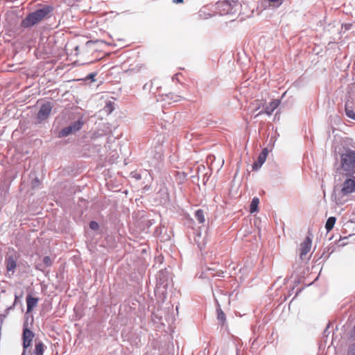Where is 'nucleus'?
Here are the masks:
<instances>
[{
	"label": "nucleus",
	"instance_id": "1",
	"mask_svg": "<svg viewBox=\"0 0 355 355\" xmlns=\"http://www.w3.org/2000/svg\"><path fill=\"white\" fill-rule=\"evenodd\" d=\"M172 277L166 268L161 270L156 277L155 295L164 300L166 298L167 290L173 287Z\"/></svg>",
	"mask_w": 355,
	"mask_h": 355
},
{
	"label": "nucleus",
	"instance_id": "2",
	"mask_svg": "<svg viewBox=\"0 0 355 355\" xmlns=\"http://www.w3.org/2000/svg\"><path fill=\"white\" fill-rule=\"evenodd\" d=\"M52 11V6H44L42 8L28 14L27 16L21 21V26L24 28L31 27L40 22Z\"/></svg>",
	"mask_w": 355,
	"mask_h": 355
},
{
	"label": "nucleus",
	"instance_id": "3",
	"mask_svg": "<svg viewBox=\"0 0 355 355\" xmlns=\"http://www.w3.org/2000/svg\"><path fill=\"white\" fill-rule=\"evenodd\" d=\"M355 192V177L347 178L343 184L340 190L338 191L336 189L332 194V198L337 205H343L347 199L344 198L349 193Z\"/></svg>",
	"mask_w": 355,
	"mask_h": 355
},
{
	"label": "nucleus",
	"instance_id": "4",
	"mask_svg": "<svg viewBox=\"0 0 355 355\" xmlns=\"http://www.w3.org/2000/svg\"><path fill=\"white\" fill-rule=\"evenodd\" d=\"M340 167L347 175L355 174V150L347 148L340 154Z\"/></svg>",
	"mask_w": 355,
	"mask_h": 355
},
{
	"label": "nucleus",
	"instance_id": "5",
	"mask_svg": "<svg viewBox=\"0 0 355 355\" xmlns=\"http://www.w3.org/2000/svg\"><path fill=\"white\" fill-rule=\"evenodd\" d=\"M35 336V334L30 329L29 324L27 320H26L23 324V352L21 355H26L29 347L32 344L33 339Z\"/></svg>",
	"mask_w": 355,
	"mask_h": 355
},
{
	"label": "nucleus",
	"instance_id": "6",
	"mask_svg": "<svg viewBox=\"0 0 355 355\" xmlns=\"http://www.w3.org/2000/svg\"><path fill=\"white\" fill-rule=\"evenodd\" d=\"M162 147L161 145H157L155 147L154 150H151L148 152L149 159L148 162L149 164L153 167H157L162 160Z\"/></svg>",
	"mask_w": 355,
	"mask_h": 355
},
{
	"label": "nucleus",
	"instance_id": "7",
	"mask_svg": "<svg viewBox=\"0 0 355 355\" xmlns=\"http://www.w3.org/2000/svg\"><path fill=\"white\" fill-rule=\"evenodd\" d=\"M83 125V121L81 119H78L71 123L69 125L61 129L58 136L59 138L67 137L69 135L73 134L80 130Z\"/></svg>",
	"mask_w": 355,
	"mask_h": 355
},
{
	"label": "nucleus",
	"instance_id": "8",
	"mask_svg": "<svg viewBox=\"0 0 355 355\" xmlns=\"http://www.w3.org/2000/svg\"><path fill=\"white\" fill-rule=\"evenodd\" d=\"M52 105L50 102L43 103L37 114V119L39 123L46 120L50 115L52 110Z\"/></svg>",
	"mask_w": 355,
	"mask_h": 355
},
{
	"label": "nucleus",
	"instance_id": "9",
	"mask_svg": "<svg viewBox=\"0 0 355 355\" xmlns=\"http://www.w3.org/2000/svg\"><path fill=\"white\" fill-rule=\"evenodd\" d=\"M5 261L7 270V276L10 278L15 273V270L17 268V261L12 256L6 257Z\"/></svg>",
	"mask_w": 355,
	"mask_h": 355
},
{
	"label": "nucleus",
	"instance_id": "10",
	"mask_svg": "<svg viewBox=\"0 0 355 355\" xmlns=\"http://www.w3.org/2000/svg\"><path fill=\"white\" fill-rule=\"evenodd\" d=\"M312 241L309 237H306L305 240L301 243L300 248V257L301 259H304L308 252L311 250Z\"/></svg>",
	"mask_w": 355,
	"mask_h": 355
},
{
	"label": "nucleus",
	"instance_id": "11",
	"mask_svg": "<svg viewBox=\"0 0 355 355\" xmlns=\"http://www.w3.org/2000/svg\"><path fill=\"white\" fill-rule=\"evenodd\" d=\"M279 104H280V100H279V99L272 100L268 105H266L264 107V110L259 112L256 115V116H257L263 113H265L268 115H271L272 113L279 106Z\"/></svg>",
	"mask_w": 355,
	"mask_h": 355
},
{
	"label": "nucleus",
	"instance_id": "12",
	"mask_svg": "<svg viewBox=\"0 0 355 355\" xmlns=\"http://www.w3.org/2000/svg\"><path fill=\"white\" fill-rule=\"evenodd\" d=\"M37 302V297H34L31 295H28L26 297L27 311H31L33 309V308L36 306Z\"/></svg>",
	"mask_w": 355,
	"mask_h": 355
},
{
	"label": "nucleus",
	"instance_id": "13",
	"mask_svg": "<svg viewBox=\"0 0 355 355\" xmlns=\"http://www.w3.org/2000/svg\"><path fill=\"white\" fill-rule=\"evenodd\" d=\"M216 5L218 6H227L228 8L227 12H230L231 10L237 5V2L234 0H225L223 2L217 3Z\"/></svg>",
	"mask_w": 355,
	"mask_h": 355
},
{
	"label": "nucleus",
	"instance_id": "14",
	"mask_svg": "<svg viewBox=\"0 0 355 355\" xmlns=\"http://www.w3.org/2000/svg\"><path fill=\"white\" fill-rule=\"evenodd\" d=\"M45 349V345L42 341L35 343V349L33 351L34 355H43Z\"/></svg>",
	"mask_w": 355,
	"mask_h": 355
},
{
	"label": "nucleus",
	"instance_id": "15",
	"mask_svg": "<svg viewBox=\"0 0 355 355\" xmlns=\"http://www.w3.org/2000/svg\"><path fill=\"white\" fill-rule=\"evenodd\" d=\"M336 218L334 216H331L328 218L325 223V229L327 230V232H330L333 229L336 223Z\"/></svg>",
	"mask_w": 355,
	"mask_h": 355
},
{
	"label": "nucleus",
	"instance_id": "16",
	"mask_svg": "<svg viewBox=\"0 0 355 355\" xmlns=\"http://www.w3.org/2000/svg\"><path fill=\"white\" fill-rule=\"evenodd\" d=\"M259 203V199L257 197H254L251 201L250 205V213H254L258 210Z\"/></svg>",
	"mask_w": 355,
	"mask_h": 355
},
{
	"label": "nucleus",
	"instance_id": "17",
	"mask_svg": "<svg viewBox=\"0 0 355 355\" xmlns=\"http://www.w3.org/2000/svg\"><path fill=\"white\" fill-rule=\"evenodd\" d=\"M195 218L199 222V223L203 224L205 221V213L202 209H198L195 212Z\"/></svg>",
	"mask_w": 355,
	"mask_h": 355
},
{
	"label": "nucleus",
	"instance_id": "18",
	"mask_svg": "<svg viewBox=\"0 0 355 355\" xmlns=\"http://www.w3.org/2000/svg\"><path fill=\"white\" fill-rule=\"evenodd\" d=\"M268 151L266 148H263L261 151V153L259 155L257 158V162H259V164H263V163L266 162L267 155H268Z\"/></svg>",
	"mask_w": 355,
	"mask_h": 355
},
{
	"label": "nucleus",
	"instance_id": "19",
	"mask_svg": "<svg viewBox=\"0 0 355 355\" xmlns=\"http://www.w3.org/2000/svg\"><path fill=\"white\" fill-rule=\"evenodd\" d=\"M345 114L347 117L355 120V112L353 110L352 106H349L348 103H345Z\"/></svg>",
	"mask_w": 355,
	"mask_h": 355
},
{
	"label": "nucleus",
	"instance_id": "20",
	"mask_svg": "<svg viewBox=\"0 0 355 355\" xmlns=\"http://www.w3.org/2000/svg\"><path fill=\"white\" fill-rule=\"evenodd\" d=\"M217 318H218V320L222 322V324H223L226 320L225 314L220 309L219 304H218V308H217Z\"/></svg>",
	"mask_w": 355,
	"mask_h": 355
},
{
	"label": "nucleus",
	"instance_id": "21",
	"mask_svg": "<svg viewBox=\"0 0 355 355\" xmlns=\"http://www.w3.org/2000/svg\"><path fill=\"white\" fill-rule=\"evenodd\" d=\"M206 9H207L206 7H203L202 8H201L200 10L199 15H200V17L205 18V19H208V18L211 17L213 16V15H211L210 13H207Z\"/></svg>",
	"mask_w": 355,
	"mask_h": 355
},
{
	"label": "nucleus",
	"instance_id": "22",
	"mask_svg": "<svg viewBox=\"0 0 355 355\" xmlns=\"http://www.w3.org/2000/svg\"><path fill=\"white\" fill-rule=\"evenodd\" d=\"M42 263L46 268H49L52 265V260L49 256H45L42 259Z\"/></svg>",
	"mask_w": 355,
	"mask_h": 355
},
{
	"label": "nucleus",
	"instance_id": "23",
	"mask_svg": "<svg viewBox=\"0 0 355 355\" xmlns=\"http://www.w3.org/2000/svg\"><path fill=\"white\" fill-rule=\"evenodd\" d=\"M89 228L92 230L97 231L98 230L100 226L96 221L92 220L89 223Z\"/></svg>",
	"mask_w": 355,
	"mask_h": 355
},
{
	"label": "nucleus",
	"instance_id": "24",
	"mask_svg": "<svg viewBox=\"0 0 355 355\" xmlns=\"http://www.w3.org/2000/svg\"><path fill=\"white\" fill-rule=\"evenodd\" d=\"M347 355H355V343L349 345Z\"/></svg>",
	"mask_w": 355,
	"mask_h": 355
},
{
	"label": "nucleus",
	"instance_id": "25",
	"mask_svg": "<svg viewBox=\"0 0 355 355\" xmlns=\"http://www.w3.org/2000/svg\"><path fill=\"white\" fill-rule=\"evenodd\" d=\"M98 43H104V42L103 40H95V41L89 40L86 42V45H87V46L90 47L92 45H93L94 44H98Z\"/></svg>",
	"mask_w": 355,
	"mask_h": 355
},
{
	"label": "nucleus",
	"instance_id": "26",
	"mask_svg": "<svg viewBox=\"0 0 355 355\" xmlns=\"http://www.w3.org/2000/svg\"><path fill=\"white\" fill-rule=\"evenodd\" d=\"M262 164H259V162L256 161L252 166V170L257 171L261 167Z\"/></svg>",
	"mask_w": 355,
	"mask_h": 355
},
{
	"label": "nucleus",
	"instance_id": "27",
	"mask_svg": "<svg viewBox=\"0 0 355 355\" xmlns=\"http://www.w3.org/2000/svg\"><path fill=\"white\" fill-rule=\"evenodd\" d=\"M45 266L43 263H37L35 266V268L38 270H41L42 272H44Z\"/></svg>",
	"mask_w": 355,
	"mask_h": 355
},
{
	"label": "nucleus",
	"instance_id": "28",
	"mask_svg": "<svg viewBox=\"0 0 355 355\" xmlns=\"http://www.w3.org/2000/svg\"><path fill=\"white\" fill-rule=\"evenodd\" d=\"M40 184V181L38 180L37 178H36L35 179L33 180V182H32V186L33 187H36L37 186H38Z\"/></svg>",
	"mask_w": 355,
	"mask_h": 355
},
{
	"label": "nucleus",
	"instance_id": "29",
	"mask_svg": "<svg viewBox=\"0 0 355 355\" xmlns=\"http://www.w3.org/2000/svg\"><path fill=\"white\" fill-rule=\"evenodd\" d=\"M96 73H89L88 76H87V78L88 79H91L92 81L94 80V77L96 76Z\"/></svg>",
	"mask_w": 355,
	"mask_h": 355
},
{
	"label": "nucleus",
	"instance_id": "30",
	"mask_svg": "<svg viewBox=\"0 0 355 355\" xmlns=\"http://www.w3.org/2000/svg\"><path fill=\"white\" fill-rule=\"evenodd\" d=\"M217 6L218 8H223V11L224 12V14H229L230 13V12H227V10L228 8L227 6H218V5H217Z\"/></svg>",
	"mask_w": 355,
	"mask_h": 355
},
{
	"label": "nucleus",
	"instance_id": "31",
	"mask_svg": "<svg viewBox=\"0 0 355 355\" xmlns=\"http://www.w3.org/2000/svg\"><path fill=\"white\" fill-rule=\"evenodd\" d=\"M6 315L1 314L0 315V324H2L3 320L5 318Z\"/></svg>",
	"mask_w": 355,
	"mask_h": 355
},
{
	"label": "nucleus",
	"instance_id": "32",
	"mask_svg": "<svg viewBox=\"0 0 355 355\" xmlns=\"http://www.w3.org/2000/svg\"><path fill=\"white\" fill-rule=\"evenodd\" d=\"M174 3H181L184 2V0H173Z\"/></svg>",
	"mask_w": 355,
	"mask_h": 355
},
{
	"label": "nucleus",
	"instance_id": "33",
	"mask_svg": "<svg viewBox=\"0 0 355 355\" xmlns=\"http://www.w3.org/2000/svg\"><path fill=\"white\" fill-rule=\"evenodd\" d=\"M223 271H218V272H216V274H214L213 276H221V274H223Z\"/></svg>",
	"mask_w": 355,
	"mask_h": 355
},
{
	"label": "nucleus",
	"instance_id": "34",
	"mask_svg": "<svg viewBox=\"0 0 355 355\" xmlns=\"http://www.w3.org/2000/svg\"><path fill=\"white\" fill-rule=\"evenodd\" d=\"M352 337H353L355 339V324L352 331Z\"/></svg>",
	"mask_w": 355,
	"mask_h": 355
},
{
	"label": "nucleus",
	"instance_id": "35",
	"mask_svg": "<svg viewBox=\"0 0 355 355\" xmlns=\"http://www.w3.org/2000/svg\"><path fill=\"white\" fill-rule=\"evenodd\" d=\"M17 300H18V297L17 295H15V301H14V303L12 304V306L15 307L16 304H17Z\"/></svg>",
	"mask_w": 355,
	"mask_h": 355
},
{
	"label": "nucleus",
	"instance_id": "36",
	"mask_svg": "<svg viewBox=\"0 0 355 355\" xmlns=\"http://www.w3.org/2000/svg\"><path fill=\"white\" fill-rule=\"evenodd\" d=\"M178 80V73L175 74L173 77V80Z\"/></svg>",
	"mask_w": 355,
	"mask_h": 355
},
{
	"label": "nucleus",
	"instance_id": "37",
	"mask_svg": "<svg viewBox=\"0 0 355 355\" xmlns=\"http://www.w3.org/2000/svg\"><path fill=\"white\" fill-rule=\"evenodd\" d=\"M13 309H14V307L12 306H10L6 309V313H8L9 311H10Z\"/></svg>",
	"mask_w": 355,
	"mask_h": 355
},
{
	"label": "nucleus",
	"instance_id": "38",
	"mask_svg": "<svg viewBox=\"0 0 355 355\" xmlns=\"http://www.w3.org/2000/svg\"><path fill=\"white\" fill-rule=\"evenodd\" d=\"M175 98L174 99V101H179V99L180 98V96H175Z\"/></svg>",
	"mask_w": 355,
	"mask_h": 355
},
{
	"label": "nucleus",
	"instance_id": "39",
	"mask_svg": "<svg viewBox=\"0 0 355 355\" xmlns=\"http://www.w3.org/2000/svg\"><path fill=\"white\" fill-rule=\"evenodd\" d=\"M279 0H268V1L271 2V3H275V2H277L279 1Z\"/></svg>",
	"mask_w": 355,
	"mask_h": 355
},
{
	"label": "nucleus",
	"instance_id": "40",
	"mask_svg": "<svg viewBox=\"0 0 355 355\" xmlns=\"http://www.w3.org/2000/svg\"><path fill=\"white\" fill-rule=\"evenodd\" d=\"M212 270H214V269L211 268H207L206 272H207V271H212Z\"/></svg>",
	"mask_w": 355,
	"mask_h": 355
},
{
	"label": "nucleus",
	"instance_id": "41",
	"mask_svg": "<svg viewBox=\"0 0 355 355\" xmlns=\"http://www.w3.org/2000/svg\"><path fill=\"white\" fill-rule=\"evenodd\" d=\"M147 89V84L144 85V89Z\"/></svg>",
	"mask_w": 355,
	"mask_h": 355
},
{
	"label": "nucleus",
	"instance_id": "42",
	"mask_svg": "<svg viewBox=\"0 0 355 355\" xmlns=\"http://www.w3.org/2000/svg\"><path fill=\"white\" fill-rule=\"evenodd\" d=\"M286 92H284V94H282V98H284V96L286 95Z\"/></svg>",
	"mask_w": 355,
	"mask_h": 355
},
{
	"label": "nucleus",
	"instance_id": "43",
	"mask_svg": "<svg viewBox=\"0 0 355 355\" xmlns=\"http://www.w3.org/2000/svg\"><path fill=\"white\" fill-rule=\"evenodd\" d=\"M204 272H202L200 275V277H204Z\"/></svg>",
	"mask_w": 355,
	"mask_h": 355
},
{
	"label": "nucleus",
	"instance_id": "44",
	"mask_svg": "<svg viewBox=\"0 0 355 355\" xmlns=\"http://www.w3.org/2000/svg\"><path fill=\"white\" fill-rule=\"evenodd\" d=\"M287 281H288V279H287V278H285V279H284V284H286V283L287 282Z\"/></svg>",
	"mask_w": 355,
	"mask_h": 355
},
{
	"label": "nucleus",
	"instance_id": "45",
	"mask_svg": "<svg viewBox=\"0 0 355 355\" xmlns=\"http://www.w3.org/2000/svg\"><path fill=\"white\" fill-rule=\"evenodd\" d=\"M327 328H328V327H327ZM327 329H326L324 330V333H326V332H327Z\"/></svg>",
	"mask_w": 355,
	"mask_h": 355
},
{
	"label": "nucleus",
	"instance_id": "46",
	"mask_svg": "<svg viewBox=\"0 0 355 355\" xmlns=\"http://www.w3.org/2000/svg\"><path fill=\"white\" fill-rule=\"evenodd\" d=\"M354 85H355V82H354Z\"/></svg>",
	"mask_w": 355,
	"mask_h": 355
}]
</instances>
